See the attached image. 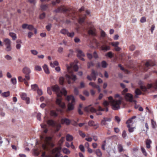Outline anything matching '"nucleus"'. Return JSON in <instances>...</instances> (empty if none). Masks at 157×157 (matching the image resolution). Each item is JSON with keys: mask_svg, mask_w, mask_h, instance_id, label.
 <instances>
[{"mask_svg": "<svg viewBox=\"0 0 157 157\" xmlns=\"http://www.w3.org/2000/svg\"><path fill=\"white\" fill-rule=\"evenodd\" d=\"M140 88L142 91H146L147 90V88L146 86H143L142 85H140Z\"/></svg>", "mask_w": 157, "mask_h": 157, "instance_id": "8fccbe9b", "label": "nucleus"}, {"mask_svg": "<svg viewBox=\"0 0 157 157\" xmlns=\"http://www.w3.org/2000/svg\"><path fill=\"white\" fill-rule=\"evenodd\" d=\"M78 54H77V57L79 58L82 56H84L85 55L81 50H77Z\"/></svg>", "mask_w": 157, "mask_h": 157, "instance_id": "4be33fe9", "label": "nucleus"}, {"mask_svg": "<svg viewBox=\"0 0 157 157\" xmlns=\"http://www.w3.org/2000/svg\"><path fill=\"white\" fill-rule=\"evenodd\" d=\"M5 46H6V51L9 52L11 50L12 48L11 47V44L7 45Z\"/></svg>", "mask_w": 157, "mask_h": 157, "instance_id": "79ce46f5", "label": "nucleus"}, {"mask_svg": "<svg viewBox=\"0 0 157 157\" xmlns=\"http://www.w3.org/2000/svg\"><path fill=\"white\" fill-rule=\"evenodd\" d=\"M125 98L126 99L130 102H132L133 101H133V95L129 93H126L125 95Z\"/></svg>", "mask_w": 157, "mask_h": 157, "instance_id": "f8f14e48", "label": "nucleus"}, {"mask_svg": "<svg viewBox=\"0 0 157 157\" xmlns=\"http://www.w3.org/2000/svg\"><path fill=\"white\" fill-rule=\"evenodd\" d=\"M31 87L32 89L34 90H37L38 88V85L36 84L32 85L31 86Z\"/></svg>", "mask_w": 157, "mask_h": 157, "instance_id": "58836bf2", "label": "nucleus"}, {"mask_svg": "<svg viewBox=\"0 0 157 157\" xmlns=\"http://www.w3.org/2000/svg\"><path fill=\"white\" fill-rule=\"evenodd\" d=\"M69 74L71 75V76L67 74H66L65 77L68 83L70 84L72 83L71 81V79H72L73 82H75L77 79V77L76 75H74L73 74V72Z\"/></svg>", "mask_w": 157, "mask_h": 157, "instance_id": "39448f33", "label": "nucleus"}, {"mask_svg": "<svg viewBox=\"0 0 157 157\" xmlns=\"http://www.w3.org/2000/svg\"><path fill=\"white\" fill-rule=\"evenodd\" d=\"M34 154L36 156H38L40 154V152L38 151L37 149L34 150Z\"/></svg>", "mask_w": 157, "mask_h": 157, "instance_id": "0e129e2a", "label": "nucleus"}, {"mask_svg": "<svg viewBox=\"0 0 157 157\" xmlns=\"http://www.w3.org/2000/svg\"><path fill=\"white\" fill-rule=\"evenodd\" d=\"M105 56L111 58L113 57V54L111 52H109L106 54Z\"/></svg>", "mask_w": 157, "mask_h": 157, "instance_id": "4c0bfd02", "label": "nucleus"}, {"mask_svg": "<svg viewBox=\"0 0 157 157\" xmlns=\"http://www.w3.org/2000/svg\"><path fill=\"white\" fill-rule=\"evenodd\" d=\"M67 68L69 73H71L73 72L72 68L75 71H77L78 68L77 65L76 64H75L74 63H71L70 66L67 65Z\"/></svg>", "mask_w": 157, "mask_h": 157, "instance_id": "20e7f679", "label": "nucleus"}, {"mask_svg": "<svg viewBox=\"0 0 157 157\" xmlns=\"http://www.w3.org/2000/svg\"><path fill=\"white\" fill-rule=\"evenodd\" d=\"M62 150L63 152L66 154H69L70 153V151L69 150L66 148H63Z\"/></svg>", "mask_w": 157, "mask_h": 157, "instance_id": "c9c22d12", "label": "nucleus"}, {"mask_svg": "<svg viewBox=\"0 0 157 157\" xmlns=\"http://www.w3.org/2000/svg\"><path fill=\"white\" fill-rule=\"evenodd\" d=\"M64 78L63 77H61L59 78V83L63 85V82H64Z\"/></svg>", "mask_w": 157, "mask_h": 157, "instance_id": "a19ab883", "label": "nucleus"}, {"mask_svg": "<svg viewBox=\"0 0 157 157\" xmlns=\"http://www.w3.org/2000/svg\"><path fill=\"white\" fill-rule=\"evenodd\" d=\"M88 124L90 126H96L95 129H96L99 126L98 124H94V122L93 121H89L88 123Z\"/></svg>", "mask_w": 157, "mask_h": 157, "instance_id": "6ab92c4d", "label": "nucleus"}, {"mask_svg": "<svg viewBox=\"0 0 157 157\" xmlns=\"http://www.w3.org/2000/svg\"><path fill=\"white\" fill-rule=\"evenodd\" d=\"M95 29H90L88 31V33L89 35H90L93 36L95 35Z\"/></svg>", "mask_w": 157, "mask_h": 157, "instance_id": "aec40b11", "label": "nucleus"}, {"mask_svg": "<svg viewBox=\"0 0 157 157\" xmlns=\"http://www.w3.org/2000/svg\"><path fill=\"white\" fill-rule=\"evenodd\" d=\"M41 114L40 113H38L37 115V118L38 120L40 121L41 120Z\"/></svg>", "mask_w": 157, "mask_h": 157, "instance_id": "69168bd1", "label": "nucleus"}, {"mask_svg": "<svg viewBox=\"0 0 157 157\" xmlns=\"http://www.w3.org/2000/svg\"><path fill=\"white\" fill-rule=\"evenodd\" d=\"M68 31L67 30H66L65 29H63L62 30H61L60 31V33L64 35L67 34L68 33Z\"/></svg>", "mask_w": 157, "mask_h": 157, "instance_id": "37998d69", "label": "nucleus"}, {"mask_svg": "<svg viewBox=\"0 0 157 157\" xmlns=\"http://www.w3.org/2000/svg\"><path fill=\"white\" fill-rule=\"evenodd\" d=\"M86 15H85V16L83 17H80L79 18V20H78V22L80 23L81 24L82 23H83L84 22V21L86 19Z\"/></svg>", "mask_w": 157, "mask_h": 157, "instance_id": "f704fd0d", "label": "nucleus"}, {"mask_svg": "<svg viewBox=\"0 0 157 157\" xmlns=\"http://www.w3.org/2000/svg\"><path fill=\"white\" fill-rule=\"evenodd\" d=\"M64 137H62L59 141V143L60 145H61L63 143L64 141Z\"/></svg>", "mask_w": 157, "mask_h": 157, "instance_id": "4d7b16f0", "label": "nucleus"}, {"mask_svg": "<svg viewBox=\"0 0 157 157\" xmlns=\"http://www.w3.org/2000/svg\"><path fill=\"white\" fill-rule=\"evenodd\" d=\"M45 16V13H43L40 14L39 16V18L40 19H43L44 18Z\"/></svg>", "mask_w": 157, "mask_h": 157, "instance_id": "5fc2aeb1", "label": "nucleus"}, {"mask_svg": "<svg viewBox=\"0 0 157 157\" xmlns=\"http://www.w3.org/2000/svg\"><path fill=\"white\" fill-rule=\"evenodd\" d=\"M136 117V116H133L131 118L128 120L126 122L127 124H133L132 120L135 119Z\"/></svg>", "mask_w": 157, "mask_h": 157, "instance_id": "473e14b6", "label": "nucleus"}, {"mask_svg": "<svg viewBox=\"0 0 157 157\" xmlns=\"http://www.w3.org/2000/svg\"><path fill=\"white\" fill-rule=\"evenodd\" d=\"M74 93L75 94L77 95L78 94V89L76 87H75L74 90Z\"/></svg>", "mask_w": 157, "mask_h": 157, "instance_id": "052dcab7", "label": "nucleus"}, {"mask_svg": "<svg viewBox=\"0 0 157 157\" xmlns=\"http://www.w3.org/2000/svg\"><path fill=\"white\" fill-rule=\"evenodd\" d=\"M22 72L25 75H28L31 73V70L29 68L26 67L23 69Z\"/></svg>", "mask_w": 157, "mask_h": 157, "instance_id": "f3484780", "label": "nucleus"}, {"mask_svg": "<svg viewBox=\"0 0 157 157\" xmlns=\"http://www.w3.org/2000/svg\"><path fill=\"white\" fill-rule=\"evenodd\" d=\"M101 49L102 50L105 52L109 50L110 49L109 46L107 45L105 43H103V45L101 47Z\"/></svg>", "mask_w": 157, "mask_h": 157, "instance_id": "4468645a", "label": "nucleus"}, {"mask_svg": "<svg viewBox=\"0 0 157 157\" xmlns=\"http://www.w3.org/2000/svg\"><path fill=\"white\" fill-rule=\"evenodd\" d=\"M47 124L50 125L56 128V131L58 132L60 129L61 125L60 124H56L54 121L52 120H49L47 121Z\"/></svg>", "mask_w": 157, "mask_h": 157, "instance_id": "423d86ee", "label": "nucleus"}, {"mask_svg": "<svg viewBox=\"0 0 157 157\" xmlns=\"http://www.w3.org/2000/svg\"><path fill=\"white\" fill-rule=\"evenodd\" d=\"M60 148L56 147L52 150V153L53 154H56L55 155V157H59L60 156Z\"/></svg>", "mask_w": 157, "mask_h": 157, "instance_id": "1a4fd4ad", "label": "nucleus"}, {"mask_svg": "<svg viewBox=\"0 0 157 157\" xmlns=\"http://www.w3.org/2000/svg\"><path fill=\"white\" fill-rule=\"evenodd\" d=\"M111 44L113 46L115 47L118 46V45L119 44V43L118 42H112L111 43Z\"/></svg>", "mask_w": 157, "mask_h": 157, "instance_id": "09e8293b", "label": "nucleus"}, {"mask_svg": "<svg viewBox=\"0 0 157 157\" xmlns=\"http://www.w3.org/2000/svg\"><path fill=\"white\" fill-rule=\"evenodd\" d=\"M79 148L80 150L82 152H84L85 150L84 147L83 145H80L79 146Z\"/></svg>", "mask_w": 157, "mask_h": 157, "instance_id": "603ef678", "label": "nucleus"}, {"mask_svg": "<svg viewBox=\"0 0 157 157\" xmlns=\"http://www.w3.org/2000/svg\"><path fill=\"white\" fill-rule=\"evenodd\" d=\"M52 26V25L51 24H48V25H47L46 27V29L48 31H49L51 29V28Z\"/></svg>", "mask_w": 157, "mask_h": 157, "instance_id": "6e6d98bb", "label": "nucleus"}, {"mask_svg": "<svg viewBox=\"0 0 157 157\" xmlns=\"http://www.w3.org/2000/svg\"><path fill=\"white\" fill-rule=\"evenodd\" d=\"M84 111L87 113L89 112L92 113H96L97 110L93 107H91L90 105L84 108Z\"/></svg>", "mask_w": 157, "mask_h": 157, "instance_id": "9d476101", "label": "nucleus"}, {"mask_svg": "<svg viewBox=\"0 0 157 157\" xmlns=\"http://www.w3.org/2000/svg\"><path fill=\"white\" fill-rule=\"evenodd\" d=\"M115 120L117 121L118 123H119L121 121V119L117 116H116L115 117Z\"/></svg>", "mask_w": 157, "mask_h": 157, "instance_id": "774afa93", "label": "nucleus"}, {"mask_svg": "<svg viewBox=\"0 0 157 157\" xmlns=\"http://www.w3.org/2000/svg\"><path fill=\"white\" fill-rule=\"evenodd\" d=\"M31 52L33 54L35 55H36L38 53V52L36 50H31Z\"/></svg>", "mask_w": 157, "mask_h": 157, "instance_id": "e2e57ef3", "label": "nucleus"}, {"mask_svg": "<svg viewBox=\"0 0 157 157\" xmlns=\"http://www.w3.org/2000/svg\"><path fill=\"white\" fill-rule=\"evenodd\" d=\"M117 148L119 151L120 152H121L124 151V149L123 148V146L121 144H119L117 145Z\"/></svg>", "mask_w": 157, "mask_h": 157, "instance_id": "bb28decb", "label": "nucleus"}, {"mask_svg": "<svg viewBox=\"0 0 157 157\" xmlns=\"http://www.w3.org/2000/svg\"><path fill=\"white\" fill-rule=\"evenodd\" d=\"M10 93L9 91L4 92L1 94V96L3 97H6L10 95Z\"/></svg>", "mask_w": 157, "mask_h": 157, "instance_id": "cd10ccee", "label": "nucleus"}, {"mask_svg": "<svg viewBox=\"0 0 157 157\" xmlns=\"http://www.w3.org/2000/svg\"><path fill=\"white\" fill-rule=\"evenodd\" d=\"M52 138L51 137H46L44 139L45 143L42 145V148L44 150L49 151V147L52 148L54 146V144L52 142Z\"/></svg>", "mask_w": 157, "mask_h": 157, "instance_id": "f03ea898", "label": "nucleus"}, {"mask_svg": "<svg viewBox=\"0 0 157 157\" xmlns=\"http://www.w3.org/2000/svg\"><path fill=\"white\" fill-rule=\"evenodd\" d=\"M52 91L55 92L57 95L56 104L62 108H64L65 107V104L64 102L62 101L61 97L63 94L65 96L67 95V91L64 88H62V90H60L59 87L57 85L52 86Z\"/></svg>", "mask_w": 157, "mask_h": 157, "instance_id": "f257e3e1", "label": "nucleus"}, {"mask_svg": "<svg viewBox=\"0 0 157 157\" xmlns=\"http://www.w3.org/2000/svg\"><path fill=\"white\" fill-rule=\"evenodd\" d=\"M9 35L12 38L13 40H15L16 39L17 36L16 34L13 33H9Z\"/></svg>", "mask_w": 157, "mask_h": 157, "instance_id": "72a5a7b5", "label": "nucleus"}, {"mask_svg": "<svg viewBox=\"0 0 157 157\" xmlns=\"http://www.w3.org/2000/svg\"><path fill=\"white\" fill-rule=\"evenodd\" d=\"M66 100L71 103H75V99L73 95H69L67 96Z\"/></svg>", "mask_w": 157, "mask_h": 157, "instance_id": "dca6fc26", "label": "nucleus"}, {"mask_svg": "<svg viewBox=\"0 0 157 157\" xmlns=\"http://www.w3.org/2000/svg\"><path fill=\"white\" fill-rule=\"evenodd\" d=\"M98 75V72H97L95 71L94 70L92 69V72L91 75L92 77L93 78L94 77H96Z\"/></svg>", "mask_w": 157, "mask_h": 157, "instance_id": "c756f323", "label": "nucleus"}, {"mask_svg": "<svg viewBox=\"0 0 157 157\" xmlns=\"http://www.w3.org/2000/svg\"><path fill=\"white\" fill-rule=\"evenodd\" d=\"M5 58L8 60H10L12 59V57L8 55H7L5 56Z\"/></svg>", "mask_w": 157, "mask_h": 157, "instance_id": "680f3d73", "label": "nucleus"}, {"mask_svg": "<svg viewBox=\"0 0 157 157\" xmlns=\"http://www.w3.org/2000/svg\"><path fill=\"white\" fill-rule=\"evenodd\" d=\"M11 82L13 85H15L17 83L16 79L15 78H13L11 79Z\"/></svg>", "mask_w": 157, "mask_h": 157, "instance_id": "de8ad7c7", "label": "nucleus"}, {"mask_svg": "<svg viewBox=\"0 0 157 157\" xmlns=\"http://www.w3.org/2000/svg\"><path fill=\"white\" fill-rule=\"evenodd\" d=\"M40 7L42 11H45L48 8V6L47 5H42L40 6Z\"/></svg>", "mask_w": 157, "mask_h": 157, "instance_id": "c85d7f7f", "label": "nucleus"}, {"mask_svg": "<svg viewBox=\"0 0 157 157\" xmlns=\"http://www.w3.org/2000/svg\"><path fill=\"white\" fill-rule=\"evenodd\" d=\"M151 124L153 128H155L156 127V122L152 119L151 120Z\"/></svg>", "mask_w": 157, "mask_h": 157, "instance_id": "49530a36", "label": "nucleus"}, {"mask_svg": "<svg viewBox=\"0 0 157 157\" xmlns=\"http://www.w3.org/2000/svg\"><path fill=\"white\" fill-rule=\"evenodd\" d=\"M135 97L137 98L138 97V95H140L142 94V92L139 89H136L135 91Z\"/></svg>", "mask_w": 157, "mask_h": 157, "instance_id": "412c9836", "label": "nucleus"}, {"mask_svg": "<svg viewBox=\"0 0 157 157\" xmlns=\"http://www.w3.org/2000/svg\"><path fill=\"white\" fill-rule=\"evenodd\" d=\"M35 69L36 71H41L42 70L41 67L40 66H38V65L35 66Z\"/></svg>", "mask_w": 157, "mask_h": 157, "instance_id": "3c124183", "label": "nucleus"}, {"mask_svg": "<svg viewBox=\"0 0 157 157\" xmlns=\"http://www.w3.org/2000/svg\"><path fill=\"white\" fill-rule=\"evenodd\" d=\"M79 135L83 138H84L85 137L86 135L84 133H83L82 131H79Z\"/></svg>", "mask_w": 157, "mask_h": 157, "instance_id": "864d4df0", "label": "nucleus"}, {"mask_svg": "<svg viewBox=\"0 0 157 157\" xmlns=\"http://www.w3.org/2000/svg\"><path fill=\"white\" fill-rule=\"evenodd\" d=\"M21 98L23 100L26 101V103L28 104L30 102L29 98L27 97V94L25 93H23L20 94Z\"/></svg>", "mask_w": 157, "mask_h": 157, "instance_id": "9b49d317", "label": "nucleus"}, {"mask_svg": "<svg viewBox=\"0 0 157 157\" xmlns=\"http://www.w3.org/2000/svg\"><path fill=\"white\" fill-rule=\"evenodd\" d=\"M151 143V141L150 140L147 139L146 141V147L147 148H149L150 147V144Z\"/></svg>", "mask_w": 157, "mask_h": 157, "instance_id": "393cba45", "label": "nucleus"}, {"mask_svg": "<svg viewBox=\"0 0 157 157\" xmlns=\"http://www.w3.org/2000/svg\"><path fill=\"white\" fill-rule=\"evenodd\" d=\"M101 64L102 67L104 68H106L108 65L107 63L105 61H102L101 63Z\"/></svg>", "mask_w": 157, "mask_h": 157, "instance_id": "ea45409f", "label": "nucleus"}, {"mask_svg": "<svg viewBox=\"0 0 157 157\" xmlns=\"http://www.w3.org/2000/svg\"><path fill=\"white\" fill-rule=\"evenodd\" d=\"M94 64L92 62L88 63V67L90 68L91 67L94 66Z\"/></svg>", "mask_w": 157, "mask_h": 157, "instance_id": "338daca9", "label": "nucleus"}, {"mask_svg": "<svg viewBox=\"0 0 157 157\" xmlns=\"http://www.w3.org/2000/svg\"><path fill=\"white\" fill-rule=\"evenodd\" d=\"M127 127L128 128V131L130 132H132L134 131V128L131 127L132 124H128Z\"/></svg>", "mask_w": 157, "mask_h": 157, "instance_id": "5701e85b", "label": "nucleus"}, {"mask_svg": "<svg viewBox=\"0 0 157 157\" xmlns=\"http://www.w3.org/2000/svg\"><path fill=\"white\" fill-rule=\"evenodd\" d=\"M4 41L5 43V45H7L11 44V41L10 39L8 38H6L4 40Z\"/></svg>", "mask_w": 157, "mask_h": 157, "instance_id": "7c9ffc66", "label": "nucleus"}, {"mask_svg": "<svg viewBox=\"0 0 157 157\" xmlns=\"http://www.w3.org/2000/svg\"><path fill=\"white\" fill-rule=\"evenodd\" d=\"M51 115L54 117H56L58 116V114L54 110H51L50 112Z\"/></svg>", "mask_w": 157, "mask_h": 157, "instance_id": "e433bc0d", "label": "nucleus"}, {"mask_svg": "<svg viewBox=\"0 0 157 157\" xmlns=\"http://www.w3.org/2000/svg\"><path fill=\"white\" fill-rule=\"evenodd\" d=\"M61 121L62 124H65L67 125H69L71 122V121L69 119L67 118L62 119Z\"/></svg>", "mask_w": 157, "mask_h": 157, "instance_id": "2eb2a0df", "label": "nucleus"}, {"mask_svg": "<svg viewBox=\"0 0 157 157\" xmlns=\"http://www.w3.org/2000/svg\"><path fill=\"white\" fill-rule=\"evenodd\" d=\"M70 10L66 8L64 6H61L58 7L56 9L54 10V12L56 13L60 12H70Z\"/></svg>", "mask_w": 157, "mask_h": 157, "instance_id": "6e6552de", "label": "nucleus"}, {"mask_svg": "<svg viewBox=\"0 0 157 157\" xmlns=\"http://www.w3.org/2000/svg\"><path fill=\"white\" fill-rule=\"evenodd\" d=\"M108 99L112 105L113 109L117 110L120 108V105L121 103V100H114L111 96L109 97Z\"/></svg>", "mask_w": 157, "mask_h": 157, "instance_id": "7ed1b4c3", "label": "nucleus"}, {"mask_svg": "<svg viewBox=\"0 0 157 157\" xmlns=\"http://www.w3.org/2000/svg\"><path fill=\"white\" fill-rule=\"evenodd\" d=\"M75 103H68L67 105V111H70L74 109V105Z\"/></svg>", "mask_w": 157, "mask_h": 157, "instance_id": "a211bd4d", "label": "nucleus"}, {"mask_svg": "<svg viewBox=\"0 0 157 157\" xmlns=\"http://www.w3.org/2000/svg\"><path fill=\"white\" fill-rule=\"evenodd\" d=\"M60 2L59 0H56V1H52V4L53 5L55 6L56 5V3H59Z\"/></svg>", "mask_w": 157, "mask_h": 157, "instance_id": "13d9d810", "label": "nucleus"}, {"mask_svg": "<svg viewBox=\"0 0 157 157\" xmlns=\"http://www.w3.org/2000/svg\"><path fill=\"white\" fill-rule=\"evenodd\" d=\"M141 149L142 152L144 155L145 156H147V153L146 152V151L144 148L143 147H141Z\"/></svg>", "mask_w": 157, "mask_h": 157, "instance_id": "a18cd8bd", "label": "nucleus"}, {"mask_svg": "<svg viewBox=\"0 0 157 157\" xmlns=\"http://www.w3.org/2000/svg\"><path fill=\"white\" fill-rule=\"evenodd\" d=\"M73 138L72 136L69 134H67L66 136V140L68 141H70L73 140Z\"/></svg>", "mask_w": 157, "mask_h": 157, "instance_id": "b1692460", "label": "nucleus"}, {"mask_svg": "<svg viewBox=\"0 0 157 157\" xmlns=\"http://www.w3.org/2000/svg\"><path fill=\"white\" fill-rule=\"evenodd\" d=\"M145 67L144 70L146 71L147 70V68L149 66H152L155 65L154 63L151 60H148L145 64Z\"/></svg>", "mask_w": 157, "mask_h": 157, "instance_id": "ddd939ff", "label": "nucleus"}, {"mask_svg": "<svg viewBox=\"0 0 157 157\" xmlns=\"http://www.w3.org/2000/svg\"><path fill=\"white\" fill-rule=\"evenodd\" d=\"M43 68L45 72L47 74H48L49 73V71L47 65H44L43 67Z\"/></svg>", "mask_w": 157, "mask_h": 157, "instance_id": "2f4dec72", "label": "nucleus"}, {"mask_svg": "<svg viewBox=\"0 0 157 157\" xmlns=\"http://www.w3.org/2000/svg\"><path fill=\"white\" fill-rule=\"evenodd\" d=\"M89 85L93 87L96 88L98 85H97L95 83L93 82H90L89 83Z\"/></svg>", "mask_w": 157, "mask_h": 157, "instance_id": "c03bdc74", "label": "nucleus"}, {"mask_svg": "<svg viewBox=\"0 0 157 157\" xmlns=\"http://www.w3.org/2000/svg\"><path fill=\"white\" fill-rule=\"evenodd\" d=\"M95 153L96 155L99 157L101 156L102 153L99 149H97L95 151Z\"/></svg>", "mask_w": 157, "mask_h": 157, "instance_id": "a878e982", "label": "nucleus"}, {"mask_svg": "<svg viewBox=\"0 0 157 157\" xmlns=\"http://www.w3.org/2000/svg\"><path fill=\"white\" fill-rule=\"evenodd\" d=\"M111 118L106 117H104L103 119L101 120V124L102 126H105L106 127L109 128L110 126L109 124L107 122H111Z\"/></svg>", "mask_w": 157, "mask_h": 157, "instance_id": "0eeeda50", "label": "nucleus"}, {"mask_svg": "<svg viewBox=\"0 0 157 157\" xmlns=\"http://www.w3.org/2000/svg\"><path fill=\"white\" fill-rule=\"evenodd\" d=\"M27 29L30 30H32L34 29L33 26L32 25H28Z\"/></svg>", "mask_w": 157, "mask_h": 157, "instance_id": "bf43d9fd", "label": "nucleus"}]
</instances>
